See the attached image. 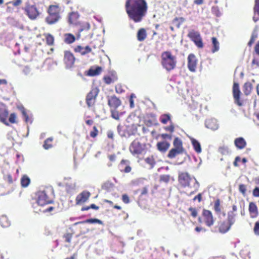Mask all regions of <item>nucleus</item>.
<instances>
[{
  "mask_svg": "<svg viewBox=\"0 0 259 259\" xmlns=\"http://www.w3.org/2000/svg\"><path fill=\"white\" fill-rule=\"evenodd\" d=\"M125 9L129 18L135 22H139L146 15L148 6L145 0H126Z\"/></svg>",
  "mask_w": 259,
  "mask_h": 259,
  "instance_id": "obj_1",
  "label": "nucleus"
},
{
  "mask_svg": "<svg viewBox=\"0 0 259 259\" xmlns=\"http://www.w3.org/2000/svg\"><path fill=\"white\" fill-rule=\"evenodd\" d=\"M161 64L167 71L174 69L177 64L176 57L170 51H165L161 53Z\"/></svg>",
  "mask_w": 259,
  "mask_h": 259,
  "instance_id": "obj_2",
  "label": "nucleus"
},
{
  "mask_svg": "<svg viewBox=\"0 0 259 259\" xmlns=\"http://www.w3.org/2000/svg\"><path fill=\"white\" fill-rule=\"evenodd\" d=\"M60 8L58 5H51L48 9L49 16L47 17L46 21L49 24L57 22L59 18Z\"/></svg>",
  "mask_w": 259,
  "mask_h": 259,
  "instance_id": "obj_3",
  "label": "nucleus"
},
{
  "mask_svg": "<svg viewBox=\"0 0 259 259\" xmlns=\"http://www.w3.org/2000/svg\"><path fill=\"white\" fill-rule=\"evenodd\" d=\"M24 10L26 15L31 20H36L40 14L36 6L33 5L27 4Z\"/></svg>",
  "mask_w": 259,
  "mask_h": 259,
  "instance_id": "obj_4",
  "label": "nucleus"
},
{
  "mask_svg": "<svg viewBox=\"0 0 259 259\" xmlns=\"http://www.w3.org/2000/svg\"><path fill=\"white\" fill-rule=\"evenodd\" d=\"M179 181L180 183L184 187H190L191 183L198 184L197 181L194 178H191L187 172H182L179 175Z\"/></svg>",
  "mask_w": 259,
  "mask_h": 259,
  "instance_id": "obj_5",
  "label": "nucleus"
},
{
  "mask_svg": "<svg viewBox=\"0 0 259 259\" xmlns=\"http://www.w3.org/2000/svg\"><path fill=\"white\" fill-rule=\"evenodd\" d=\"M188 35L198 48H201L203 47L202 38L198 31L191 30Z\"/></svg>",
  "mask_w": 259,
  "mask_h": 259,
  "instance_id": "obj_6",
  "label": "nucleus"
},
{
  "mask_svg": "<svg viewBox=\"0 0 259 259\" xmlns=\"http://www.w3.org/2000/svg\"><path fill=\"white\" fill-rule=\"evenodd\" d=\"M37 202L40 206H44L51 203L52 201L47 196L45 191H38L37 193Z\"/></svg>",
  "mask_w": 259,
  "mask_h": 259,
  "instance_id": "obj_7",
  "label": "nucleus"
},
{
  "mask_svg": "<svg viewBox=\"0 0 259 259\" xmlns=\"http://www.w3.org/2000/svg\"><path fill=\"white\" fill-rule=\"evenodd\" d=\"M143 149V146L137 140L134 141L130 147V150L133 154L141 153Z\"/></svg>",
  "mask_w": 259,
  "mask_h": 259,
  "instance_id": "obj_8",
  "label": "nucleus"
},
{
  "mask_svg": "<svg viewBox=\"0 0 259 259\" xmlns=\"http://www.w3.org/2000/svg\"><path fill=\"white\" fill-rule=\"evenodd\" d=\"M98 89H93L88 94L87 97V103L89 107L92 106L95 103V99L98 94Z\"/></svg>",
  "mask_w": 259,
  "mask_h": 259,
  "instance_id": "obj_9",
  "label": "nucleus"
},
{
  "mask_svg": "<svg viewBox=\"0 0 259 259\" xmlns=\"http://www.w3.org/2000/svg\"><path fill=\"white\" fill-rule=\"evenodd\" d=\"M197 60L195 56L192 54H190L188 57V67L191 72L196 71Z\"/></svg>",
  "mask_w": 259,
  "mask_h": 259,
  "instance_id": "obj_10",
  "label": "nucleus"
},
{
  "mask_svg": "<svg viewBox=\"0 0 259 259\" xmlns=\"http://www.w3.org/2000/svg\"><path fill=\"white\" fill-rule=\"evenodd\" d=\"M91 196V193L87 191H84L79 194L76 198V203L78 205L82 204L88 201Z\"/></svg>",
  "mask_w": 259,
  "mask_h": 259,
  "instance_id": "obj_11",
  "label": "nucleus"
},
{
  "mask_svg": "<svg viewBox=\"0 0 259 259\" xmlns=\"http://www.w3.org/2000/svg\"><path fill=\"white\" fill-rule=\"evenodd\" d=\"M8 111L6 108V106L0 102V120L6 125H9L6 120L8 116Z\"/></svg>",
  "mask_w": 259,
  "mask_h": 259,
  "instance_id": "obj_12",
  "label": "nucleus"
},
{
  "mask_svg": "<svg viewBox=\"0 0 259 259\" xmlns=\"http://www.w3.org/2000/svg\"><path fill=\"white\" fill-rule=\"evenodd\" d=\"M203 218L205 223L207 226H211L213 224L214 221L211 212L208 210H204L203 211Z\"/></svg>",
  "mask_w": 259,
  "mask_h": 259,
  "instance_id": "obj_13",
  "label": "nucleus"
},
{
  "mask_svg": "<svg viewBox=\"0 0 259 259\" xmlns=\"http://www.w3.org/2000/svg\"><path fill=\"white\" fill-rule=\"evenodd\" d=\"M75 58L69 52H66L64 55V62L67 68H71L74 64Z\"/></svg>",
  "mask_w": 259,
  "mask_h": 259,
  "instance_id": "obj_14",
  "label": "nucleus"
},
{
  "mask_svg": "<svg viewBox=\"0 0 259 259\" xmlns=\"http://www.w3.org/2000/svg\"><path fill=\"white\" fill-rule=\"evenodd\" d=\"M205 126L212 130H216L218 128L219 125L216 119H209L205 121Z\"/></svg>",
  "mask_w": 259,
  "mask_h": 259,
  "instance_id": "obj_15",
  "label": "nucleus"
},
{
  "mask_svg": "<svg viewBox=\"0 0 259 259\" xmlns=\"http://www.w3.org/2000/svg\"><path fill=\"white\" fill-rule=\"evenodd\" d=\"M108 104L112 109H116L121 104L120 100L115 96L111 97L108 100Z\"/></svg>",
  "mask_w": 259,
  "mask_h": 259,
  "instance_id": "obj_16",
  "label": "nucleus"
},
{
  "mask_svg": "<svg viewBox=\"0 0 259 259\" xmlns=\"http://www.w3.org/2000/svg\"><path fill=\"white\" fill-rule=\"evenodd\" d=\"M233 96L235 100L237 102L238 105L241 106V104L239 102L240 90L239 85L237 83H234L233 87Z\"/></svg>",
  "mask_w": 259,
  "mask_h": 259,
  "instance_id": "obj_17",
  "label": "nucleus"
},
{
  "mask_svg": "<svg viewBox=\"0 0 259 259\" xmlns=\"http://www.w3.org/2000/svg\"><path fill=\"white\" fill-rule=\"evenodd\" d=\"M187 137L190 140L195 151L197 153H200L202 151V149L200 143L197 140L189 135H187Z\"/></svg>",
  "mask_w": 259,
  "mask_h": 259,
  "instance_id": "obj_18",
  "label": "nucleus"
},
{
  "mask_svg": "<svg viewBox=\"0 0 259 259\" xmlns=\"http://www.w3.org/2000/svg\"><path fill=\"white\" fill-rule=\"evenodd\" d=\"M249 211L250 217L256 218L258 215V210L256 204L253 202H250L249 205Z\"/></svg>",
  "mask_w": 259,
  "mask_h": 259,
  "instance_id": "obj_19",
  "label": "nucleus"
},
{
  "mask_svg": "<svg viewBox=\"0 0 259 259\" xmlns=\"http://www.w3.org/2000/svg\"><path fill=\"white\" fill-rule=\"evenodd\" d=\"M157 148L161 152H166L170 147V144L166 141H162L157 143Z\"/></svg>",
  "mask_w": 259,
  "mask_h": 259,
  "instance_id": "obj_20",
  "label": "nucleus"
},
{
  "mask_svg": "<svg viewBox=\"0 0 259 259\" xmlns=\"http://www.w3.org/2000/svg\"><path fill=\"white\" fill-rule=\"evenodd\" d=\"M234 144L236 147L239 149H243L246 145V141L241 137L236 138L234 141Z\"/></svg>",
  "mask_w": 259,
  "mask_h": 259,
  "instance_id": "obj_21",
  "label": "nucleus"
},
{
  "mask_svg": "<svg viewBox=\"0 0 259 259\" xmlns=\"http://www.w3.org/2000/svg\"><path fill=\"white\" fill-rule=\"evenodd\" d=\"M92 49L89 46H86L85 48L81 46H78L75 49V51L79 52L81 55H84L85 54L91 52Z\"/></svg>",
  "mask_w": 259,
  "mask_h": 259,
  "instance_id": "obj_22",
  "label": "nucleus"
},
{
  "mask_svg": "<svg viewBox=\"0 0 259 259\" xmlns=\"http://www.w3.org/2000/svg\"><path fill=\"white\" fill-rule=\"evenodd\" d=\"M174 146L175 149L184 151L182 142L179 138H176L174 141Z\"/></svg>",
  "mask_w": 259,
  "mask_h": 259,
  "instance_id": "obj_23",
  "label": "nucleus"
},
{
  "mask_svg": "<svg viewBox=\"0 0 259 259\" xmlns=\"http://www.w3.org/2000/svg\"><path fill=\"white\" fill-rule=\"evenodd\" d=\"M231 227V225L228 223L223 222L220 225L219 231L221 233H225L230 230Z\"/></svg>",
  "mask_w": 259,
  "mask_h": 259,
  "instance_id": "obj_24",
  "label": "nucleus"
},
{
  "mask_svg": "<svg viewBox=\"0 0 259 259\" xmlns=\"http://www.w3.org/2000/svg\"><path fill=\"white\" fill-rule=\"evenodd\" d=\"M236 214L233 211H230L228 213V222L230 225H232L235 222Z\"/></svg>",
  "mask_w": 259,
  "mask_h": 259,
  "instance_id": "obj_25",
  "label": "nucleus"
},
{
  "mask_svg": "<svg viewBox=\"0 0 259 259\" xmlns=\"http://www.w3.org/2000/svg\"><path fill=\"white\" fill-rule=\"evenodd\" d=\"M183 152L175 148H172L169 152L167 156L170 158H175L177 155L182 153Z\"/></svg>",
  "mask_w": 259,
  "mask_h": 259,
  "instance_id": "obj_26",
  "label": "nucleus"
},
{
  "mask_svg": "<svg viewBox=\"0 0 259 259\" xmlns=\"http://www.w3.org/2000/svg\"><path fill=\"white\" fill-rule=\"evenodd\" d=\"M146 37V32L144 28L140 29L137 34V38L139 41H142Z\"/></svg>",
  "mask_w": 259,
  "mask_h": 259,
  "instance_id": "obj_27",
  "label": "nucleus"
},
{
  "mask_svg": "<svg viewBox=\"0 0 259 259\" xmlns=\"http://www.w3.org/2000/svg\"><path fill=\"white\" fill-rule=\"evenodd\" d=\"M78 15L77 13L72 12L69 14L68 21L71 24H74L76 23L77 19L78 18Z\"/></svg>",
  "mask_w": 259,
  "mask_h": 259,
  "instance_id": "obj_28",
  "label": "nucleus"
},
{
  "mask_svg": "<svg viewBox=\"0 0 259 259\" xmlns=\"http://www.w3.org/2000/svg\"><path fill=\"white\" fill-rule=\"evenodd\" d=\"M19 109L21 111L24 118L25 119V121L26 122H32V120L30 118H29L28 115H27L24 108L23 106H19L18 107Z\"/></svg>",
  "mask_w": 259,
  "mask_h": 259,
  "instance_id": "obj_29",
  "label": "nucleus"
},
{
  "mask_svg": "<svg viewBox=\"0 0 259 259\" xmlns=\"http://www.w3.org/2000/svg\"><path fill=\"white\" fill-rule=\"evenodd\" d=\"M252 90V85L250 82H246L243 85V91L246 95H249Z\"/></svg>",
  "mask_w": 259,
  "mask_h": 259,
  "instance_id": "obj_30",
  "label": "nucleus"
},
{
  "mask_svg": "<svg viewBox=\"0 0 259 259\" xmlns=\"http://www.w3.org/2000/svg\"><path fill=\"white\" fill-rule=\"evenodd\" d=\"M0 223L2 227H8L10 226V223L6 216L3 215L0 218Z\"/></svg>",
  "mask_w": 259,
  "mask_h": 259,
  "instance_id": "obj_31",
  "label": "nucleus"
},
{
  "mask_svg": "<svg viewBox=\"0 0 259 259\" xmlns=\"http://www.w3.org/2000/svg\"><path fill=\"white\" fill-rule=\"evenodd\" d=\"M102 71V68L97 67L96 69H91L89 70L88 75L90 76H95L99 75Z\"/></svg>",
  "mask_w": 259,
  "mask_h": 259,
  "instance_id": "obj_32",
  "label": "nucleus"
},
{
  "mask_svg": "<svg viewBox=\"0 0 259 259\" xmlns=\"http://www.w3.org/2000/svg\"><path fill=\"white\" fill-rule=\"evenodd\" d=\"M84 223H99L100 224H102V222L100 220H98L97 219H91L87 220L85 221L75 223L74 224V225H76L78 224H84Z\"/></svg>",
  "mask_w": 259,
  "mask_h": 259,
  "instance_id": "obj_33",
  "label": "nucleus"
},
{
  "mask_svg": "<svg viewBox=\"0 0 259 259\" xmlns=\"http://www.w3.org/2000/svg\"><path fill=\"white\" fill-rule=\"evenodd\" d=\"M30 183V180L27 176H24L21 178V184L23 187H27Z\"/></svg>",
  "mask_w": 259,
  "mask_h": 259,
  "instance_id": "obj_34",
  "label": "nucleus"
},
{
  "mask_svg": "<svg viewBox=\"0 0 259 259\" xmlns=\"http://www.w3.org/2000/svg\"><path fill=\"white\" fill-rule=\"evenodd\" d=\"M185 19L183 17H176L173 21V24H175L178 28H180L181 25L185 22Z\"/></svg>",
  "mask_w": 259,
  "mask_h": 259,
  "instance_id": "obj_35",
  "label": "nucleus"
},
{
  "mask_svg": "<svg viewBox=\"0 0 259 259\" xmlns=\"http://www.w3.org/2000/svg\"><path fill=\"white\" fill-rule=\"evenodd\" d=\"M212 42L213 44V49L212 50V53H215L219 51V42L217 40L215 37L212 38Z\"/></svg>",
  "mask_w": 259,
  "mask_h": 259,
  "instance_id": "obj_36",
  "label": "nucleus"
},
{
  "mask_svg": "<svg viewBox=\"0 0 259 259\" xmlns=\"http://www.w3.org/2000/svg\"><path fill=\"white\" fill-rule=\"evenodd\" d=\"M46 39V42L48 45L51 46L53 45L54 41V37L50 34L47 33L45 34Z\"/></svg>",
  "mask_w": 259,
  "mask_h": 259,
  "instance_id": "obj_37",
  "label": "nucleus"
},
{
  "mask_svg": "<svg viewBox=\"0 0 259 259\" xmlns=\"http://www.w3.org/2000/svg\"><path fill=\"white\" fill-rule=\"evenodd\" d=\"M170 120V115L169 114H163L160 117V121L163 124L167 123V122Z\"/></svg>",
  "mask_w": 259,
  "mask_h": 259,
  "instance_id": "obj_38",
  "label": "nucleus"
},
{
  "mask_svg": "<svg viewBox=\"0 0 259 259\" xmlns=\"http://www.w3.org/2000/svg\"><path fill=\"white\" fill-rule=\"evenodd\" d=\"M65 41L67 44H71L75 40V37L71 34H65Z\"/></svg>",
  "mask_w": 259,
  "mask_h": 259,
  "instance_id": "obj_39",
  "label": "nucleus"
},
{
  "mask_svg": "<svg viewBox=\"0 0 259 259\" xmlns=\"http://www.w3.org/2000/svg\"><path fill=\"white\" fill-rule=\"evenodd\" d=\"M111 116L112 118L116 120H119L120 119V115L118 112L116 110V109H111Z\"/></svg>",
  "mask_w": 259,
  "mask_h": 259,
  "instance_id": "obj_40",
  "label": "nucleus"
},
{
  "mask_svg": "<svg viewBox=\"0 0 259 259\" xmlns=\"http://www.w3.org/2000/svg\"><path fill=\"white\" fill-rule=\"evenodd\" d=\"M52 140H53V138H50L47 139L45 141V143L43 145V147L45 149L47 150L52 147V145L50 143H51L52 141Z\"/></svg>",
  "mask_w": 259,
  "mask_h": 259,
  "instance_id": "obj_41",
  "label": "nucleus"
},
{
  "mask_svg": "<svg viewBox=\"0 0 259 259\" xmlns=\"http://www.w3.org/2000/svg\"><path fill=\"white\" fill-rule=\"evenodd\" d=\"M145 162L151 166V167H153L155 164L154 158L152 157H149L145 159Z\"/></svg>",
  "mask_w": 259,
  "mask_h": 259,
  "instance_id": "obj_42",
  "label": "nucleus"
},
{
  "mask_svg": "<svg viewBox=\"0 0 259 259\" xmlns=\"http://www.w3.org/2000/svg\"><path fill=\"white\" fill-rule=\"evenodd\" d=\"M219 152L223 155H227L229 154V149L225 146L221 147L219 149Z\"/></svg>",
  "mask_w": 259,
  "mask_h": 259,
  "instance_id": "obj_43",
  "label": "nucleus"
},
{
  "mask_svg": "<svg viewBox=\"0 0 259 259\" xmlns=\"http://www.w3.org/2000/svg\"><path fill=\"white\" fill-rule=\"evenodd\" d=\"M253 231L255 235H259V222L255 223Z\"/></svg>",
  "mask_w": 259,
  "mask_h": 259,
  "instance_id": "obj_44",
  "label": "nucleus"
},
{
  "mask_svg": "<svg viewBox=\"0 0 259 259\" xmlns=\"http://www.w3.org/2000/svg\"><path fill=\"white\" fill-rule=\"evenodd\" d=\"M255 14L259 16V0H255V4L254 8Z\"/></svg>",
  "mask_w": 259,
  "mask_h": 259,
  "instance_id": "obj_45",
  "label": "nucleus"
},
{
  "mask_svg": "<svg viewBox=\"0 0 259 259\" xmlns=\"http://www.w3.org/2000/svg\"><path fill=\"white\" fill-rule=\"evenodd\" d=\"M257 37V34L255 32H253L252 34V36H251V39L249 41V42H248V45L249 46H251L252 43H253L255 39H256V38Z\"/></svg>",
  "mask_w": 259,
  "mask_h": 259,
  "instance_id": "obj_46",
  "label": "nucleus"
},
{
  "mask_svg": "<svg viewBox=\"0 0 259 259\" xmlns=\"http://www.w3.org/2000/svg\"><path fill=\"white\" fill-rule=\"evenodd\" d=\"M239 191L243 194H245L246 192V186L244 185L241 184L239 187Z\"/></svg>",
  "mask_w": 259,
  "mask_h": 259,
  "instance_id": "obj_47",
  "label": "nucleus"
},
{
  "mask_svg": "<svg viewBox=\"0 0 259 259\" xmlns=\"http://www.w3.org/2000/svg\"><path fill=\"white\" fill-rule=\"evenodd\" d=\"M16 115L15 113H12L9 117V121L11 123L16 122Z\"/></svg>",
  "mask_w": 259,
  "mask_h": 259,
  "instance_id": "obj_48",
  "label": "nucleus"
},
{
  "mask_svg": "<svg viewBox=\"0 0 259 259\" xmlns=\"http://www.w3.org/2000/svg\"><path fill=\"white\" fill-rule=\"evenodd\" d=\"M214 209L216 211L219 212L221 211V208L220 207V201L217 200L214 203Z\"/></svg>",
  "mask_w": 259,
  "mask_h": 259,
  "instance_id": "obj_49",
  "label": "nucleus"
},
{
  "mask_svg": "<svg viewBox=\"0 0 259 259\" xmlns=\"http://www.w3.org/2000/svg\"><path fill=\"white\" fill-rule=\"evenodd\" d=\"M160 180L161 181L167 183L169 180V177L167 175H163L160 177Z\"/></svg>",
  "mask_w": 259,
  "mask_h": 259,
  "instance_id": "obj_50",
  "label": "nucleus"
},
{
  "mask_svg": "<svg viewBox=\"0 0 259 259\" xmlns=\"http://www.w3.org/2000/svg\"><path fill=\"white\" fill-rule=\"evenodd\" d=\"M252 194L254 197H259V188L255 187L253 190Z\"/></svg>",
  "mask_w": 259,
  "mask_h": 259,
  "instance_id": "obj_51",
  "label": "nucleus"
},
{
  "mask_svg": "<svg viewBox=\"0 0 259 259\" xmlns=\"http://www.w3.org/2000/svg\"><path fill=\"white\" fill-rule=\"evenodd\" d=\"M164 129L167 131L172 133L174 131V126L172 124H171L169 126L165 127Z\"/></svg>",
  "mask_w": 259,
  "mask_h": 259,
  "instance_id": "obj_52",
  "label": "nucleus"
},
{
  "mask_svg": "<svg viewBox=\"0 0 259 259\" xmlns=\"http://www.w3.org/2000/svg\"><path fill=\"white\" fill-rule=\"evenodd\" d=\"M122 201L125 203H128L130 202L129 197L126 194L122 195Z\"/></svg>",
  "mask_w": 259,
  "mask_h": 259,
  "instance_id": "obj_53",
  "label": "nucleus"
},
{
  "mask_svg": "<svg viewBox=\"0 0 259 259\" xmlns=\"http://www.w3.org/2000/svg\"><path fill=\"white\" fill-rule=\"evenodd\" d=\"M160 136L163 139H168L171 140L172 137L171 135L167 134H162Z\"/></svg>",
  "mask_w": 259,
  "mask_h": 259,
  "instance_id": "obj_54",
  "label": "nucleus"
},
{
  "mask_svg": "<svg viewBox=\"0 0 259 259\" xmlns=\"http://www.w3.org/2000/svg\"><path fill=\"white\" fill-rule=\"evenodd\" d=\"M104 79L105 82L107 84H110V83H111V82H113V80H112V78L110 77H109V76H105L104 78Z\"/></svg>",
  "mask_w": 259,
  "mask_h": 259,
  "instance_id": "obj_55",
  "label": "nucleus"
},
{
  "mask_svg": "<svg viewBox=\"0 0 259 259\" xmlns=\"http://www.w3.org/2000/svg\"><path fill=\"white\" fill-rule=\"evenodd\" d=\"M65 238L66 242L70 243L72 239V235L70 234H67L65 236Z\"/></svg>",
  "mask_w": 259,
  "mask_h": 259,
  "instance_id": "obj_56",
  "label": "nucleus"
},
{
  "mask_svg": "<svg viewBox=\"0 0 259 259\" xmlns=\"http://www.w3.org/2000/svg\"><path fill=\"white\" fill-rule=\"evenodd\" d=\"M94 131L91 133L90 135L92 137L95 138L97 135L98 131L95 126L94 127Z\"/></svg>",
  "mask_w": 259,
  "mask_h": 259,
  "instance_id": "obj_57",
  "label": "nucleus"
},
{
  "mask_svg": "<svg viewBox=\"0 0 259 259\" xmlns=\"http://www.w3.org/2000/svg\"><path fill=\"white\" fill-rule=\"evenodd\" d=\"M22 2V0H16L15 1L11 2V3L14 6H18L21 4Z\"/></svg>",
  "mask_w": 259,
  "mask_h": 259,
  "instance_id": "obj_58",
  "label": "nucleus"
},
{
  "mask_svg": "<svg viewBox=\"0 0 259 259\" xmlns=\"http://www.w3.org/2000/svg\"><path fill=\"white\" fill-rule=\"evenodd\" d=\"M255 53L259 55V41L257 42L254 48Z\"/></svg>",
  "mask_w": 259,
  "mask_h": 259,
  "instance_id": "obj_59",
  "label": "nucleus"
},
{
  "mask_svg": "<svg viewBox=\"0 0 259 259\" xmlns=\"http://www.w3.org/2000/svg\"><path fill=\"white\" fill-rule=\"evenodd\" d=\"M131 169H132V168H131V166H130L129 165H127L125 167L124 171L126 173L130 172L131 171Z\"/></svg>",
  "mask_w": 259,
  "mask_h": 259,
  "instance_id": "obj_60",
  "label": "nucleus"
},
{
  "mask_svg": "<svg viewBox=\"0 0 259 259\" xmlns=\"http://www.w3.org/2000/svg\"><path fill=\"white\" fill-rule=\"evenodd\" d=\"M196 199H198L199 202H200L201 201V194H199L196 196H195L193 200H195Z\"/></svg>",
  "mask_w": 259,
  "mask_h": 259,
  "instance_id": "obj_61",
  "label": "nucleus"
},
{
  "mask_svg": "<svg viewBox=\"0 0 259 259\" xmlns=\"http://www.w3.org/2000/svg\"><path fill=\"white\" fill-rule=\"evenodd\" d=\"M240 160V158L239 157H236L235 160V161L234 162V163H233L234 165L235 166H238L237 162H238V161H239Z\"/></svg>",
  "mask_w": 259,
  "mask_h": 259,
  "instance_id": "obj_62",
  "label": "nucleus"
},
{
  "mask_svg": "<svg viewBox=\"0 0 259 259\" xmlns=\"http://www.w3.org/2000/svg\"><path fill=\"white\" fill-rule=\"evenodd\" d=\"M190 210L192 211V216H193L194 217H196L197 215V211L193 209V208H190Z\"/></svg>",
  "mask_w": 259,
  "mask_h": 259,
  "instance_id": "obj_63",
  "label": "nucleus"
},
{
  "mask_svg": "<svg viewBox=\"0 0 259 259\" xmlns=\"http://www.w3.org/2000/svg\"><path fill=\"white\" fill-rule=\"evenodd\" d=\"M252 64L253 65H256L257 66H259V61H257L255 59H253L252 62Z\"/></svg>",
  "mask_w": 259,
  "mask_h": 259,
  "instance_id": "obj_64",
  "label": "nucleus"
}]
</instances>
